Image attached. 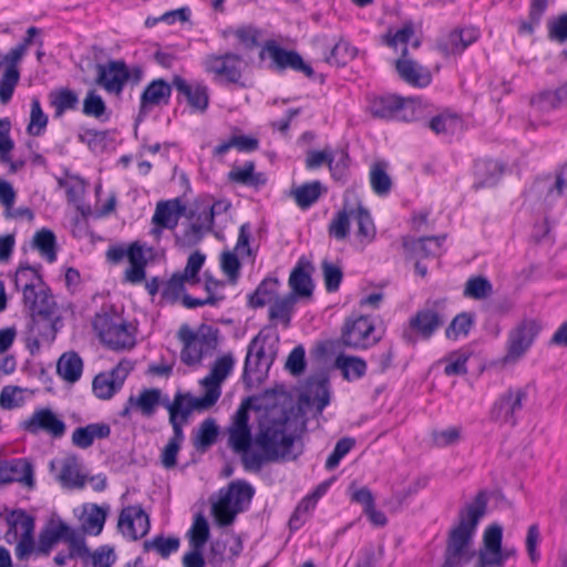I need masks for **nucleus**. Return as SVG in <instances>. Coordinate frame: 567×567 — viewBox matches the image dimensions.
Instances as JSON below:
<instances>
[{"instance_id":"ddd939ff","label":"nucleus","mask_w":567,"mask_h":567,"mask_svg":"<svg viewBox=\"0 0 567 567\" xmlns=\"http://www.w3.org/2000/svg\"><path fill=\"white\" fill-rule=\"evenodd\" d=\"M151 256L152 249H145L138 243L132 244L127 250L122 247H112L106 252L107 259L114 264L127 257L130 267L125 270L124 277L131 284H140L145 279V267Z\"/></svg>"},{"instance_id":"c85d7f7f","label":"nucleus","mask_w":567,"mask_h":567,"mask_svg":"<svg viewBox=\"0 0 567 567\" xmlns=\"http://www.w3.org/2000/svg\"><path fill=\"white\" fill-rule=\"evenodd\" d=\"M212 227L208 225L207 217H203L200 213H192L189 223L184 227L182 233L175 235L176 243L181 247H193L197 245L209 231Z\"/></svg>"},{"instance_id":"09e8293b","label":"nucleus","mask_w":567,"mask_h":567,"mask_svg":"<svg viewBox=\"0 0 567 567\" xmlns=\"http://www.w3.org/2000/svg\"><path fill=\"white\" fill-rule=\"evenodd\" d=\"M385 164L374 163L370 171V183L373 192L380 196L386 195L392 187V179L385 171Z\"/></svg>"},{"instance_id":"bb28decb","label":"nucleus","mask_w":567,"mask_h":567,"mask_svg":"<svg viewBox=\"0 0 567 567\" xmlns=\"http://www.w3.org/2000/svg\"><path fill=\"white\" fill-rule=\"evenodd\" d=\"M396 70L405 82L415 86H426L432 80L431 72L426 68L408 59L406 48L403 49L402 56L396 61Z\"/></svg>"},{"instance_id":"f704fd0d","label":"nucleus","mask_w":567,"mask_h":567,"mask_svg":"<svg viewBox=\"0 0 567 567\" xmlns=\"http://www.w3.org/2000/svg\"><path fill=\"white\" fill-rule=\"evenodd\" d=\"M444 239L445 236L406 239L404 240V247L416 257L426 258L430 256H436L441 252V246Z\"/></svg>"},{"instance_id":"473e14b6","label":"nucleus","mask_w":567,"mask_h":567,"mask_svg":"<svg viewBox=\"0 0 567 567\" xmlns=\"http://www.w3.org/2000/svg\"><path fill=\"white\" fill-rule=\"evenodd\" d=\"M566 103L561 86L556 90H544L532 95L529 104L532 109L540 114L559 109Z\"/></svg>"},{"instance_id":"e433bc0d","label":"nucleus","mask_w":567,"mask_h":567,"mask_svg":"<svg viewBox=\"0 0 567 567\" xmlns=\"http://www.w3.org/2000/svg\"><path fill=\"white\" fill-rule=\"evenodd\" d=\"M403 109V100L395 95L374 99L370 111L374 117L393 118Z\"/></svg>"},{"instance_id":"b1692460","label":"nucleus","mask_w":567,"mask_h":567,"mask_svg":"<svg viewBox=\"0 0 567 567\" xmlns=\"http://www.w3.org/2000/svg\"><path fill=\"white\" fill-rule=\"evenodd\" d=\"M173 85L186 97L187 103L193 110L200 113L207 110L209 104V92L207 85L200 82L188 83L179 75L174 76Z\"/></svg>"},{"instance_id":"4be33fe9","label":"nucleus","mask_w":567,"mask_h":567,"mask_svg":"<svg viewBox=\"0 0 567 567\" xmlns=\"http://www.w3.org/2000/svg\"><path fill=\"white\" fill-rule=\"evenodd\" d=\"M264 52L268 53L277 70L281 71L287 68H290L295 71L305 73L308 78L313 76L315 72L309 64L305 63L301 55L296 51H289L277 45L275 42H268L264 48L261 54Z\"/></svg>"},{"instance_id":"c9c22d12","label":"nucleus","mask_w":567,"mask_h":567,"mask_svg":"<svg viewBox=\"0 0 567 567\" xmlns=\"http://www.w3.org/2000/svg\"><path fill=\"white\" fill-rule=\"evenodd\" d=\"M82 369V359L75 352H66L62 354L56 364L59 375L71 383L80 379Z\"/></svg>"},{"instance_id":"c756f323","label":"nucleus","mask_w":567,"mask_h":567,"mask_svg":"<svg viewBox=\"0 0 567 567\" xmlns=\"http://www.w3.org/2000/svg\"><path fill=\"white\" fill-rule=\"evenodd\" d=\"M58 480L63 487L69 489L83 488L87 482L82 464L74 455H69L62 461Z\"/></svg>"},{"instance_id":"338daca9","label":"nucleus","mask_w":567,"mask_h":567,"mask_svg":"<svg viewBox=\"0 0 567 567\" xmlns=\"http://www.w3.org/2000/svg\"><path fill=\"white\" fill-rule=\"evenodd\" d=\"M460 118L450 114H441L430 121V127L436 134L453 133L460 127Z\"/></svg>"},{"instance_id":"864d4df0","label":"nucleus","mask_w":567,"mask_h":567,"mask_svg":"<svg viewBox=\"0 0 567 567\" xmlns=\"http://www.w3.org/2000/svg\"><path fill=\"white\" fill-rule=\"evenodd\" d=\"M463 429L461 426H451L444 430L432 432V443L434 446L443 449L456 445L462 440Z\"/></svg>"},{"instance_id":"aec40b11","label":"nucleus","mask_w":567,"mask_h":567,"mask_svg":"<svg viewBox=\"0 0 567 567\" xmlns=\"http://www.w3.org/2000/svg\"><path fill=\"white\" fill-rule=\"evenodd\" d=\"M117 527L123 536L137 540L148 533L150 517L141 506H127L120 514Z\"/></svg>"},{"instance_id":"4c0bfd02","label":"nucleus","mask_w":567,"mask_h":567,"mask_svg":"<svg viewBox=\"0 0 567 567\" xmlns=\"http://www.w3.org/2000/svg\"><path fill=\"white\" fill-rule=\"evenodd\" d=\"M228 178L235 183L258 187L267 182V177L262 173L255 172V164L247 162L241 167H234L228 173Z\"/></svg>"},{"instance_id":"2f4dec72","label":"nucleus","mask_w":567,"mask_h":567,"mask_svg":"<svg viewBox=\"0 0 567 567\" xmlns=\"http://www.w3.org/2000/svg\"><path fill=\"white\" fill-rule=\"evenodd\" d=\"M307 269H312L311 264L300 259L290 274L289 286L291 287L295 296L310 297L312 295V280L310 272Z\"/></svg>"},{"instance_id":"774afa93","label":"nucleus","mask_w":567,"mask_h":567,"mask_svg":"<svg viewBox=\"0 0 567 567\" xmlns=\"http://www.w3.org/2000/svg\"><path fill=\"white\" fill-rule=\"evenodd\" d=\"M505 560L506 554L502 553V548H483L476 567H503Z\"/></svg>"},{"instance_id":"6e6d98bb","label":"nucleus","mask_w":567,"mask_h":567,"mask_svg":"<svg viewBox=\"0 0 567 567\" xmlns=\"http://www.w3.org/2000/svg\"><path fill=\"white\" fill-rule=\"evenodd\" d=\"M492 284L482 276L470 278L465 285L464 295L473 299H485L492 295Z\"/></svg>"},{"instance_id":"13d9d810","label":"nucleus","mask_w":567,"mask_h":567,"mask_svg":"<svg viewBox=\"0 0 567 567\" xmlns=\"http://www.w3.org/2000/svg\"><path fill=\"white\" fill-rule=\"evenodd\" d=\"M143 547L145 551L156 550L162 557L166 558L178 549L179 539L175 537L165 538L157 536L152 540L144 542Z\"/></svg>"},{"instance_id":"49530a36","label":"nucleus","mask_w":567,"mask_h":567,"mask_svg":"<svg viewBox=\"0 0 567 567\" xmlns=\"http://www.w3.org/2000/svg\"><path fill=\"white\" fill-rule=\"evenodd\" d=\"M336 367L342 371L346 379H359L364 375L367 370L365 361L353 355H339Z\"/></svg>"},{"instance_id":"2eb2a0df","label":"nucleus","mask_w":567,"mask_h":567,"mask_svg":"<svg viewBox=\"0 0 567 567\" xmlns=\"http://www.w3.org/2000/svg\"><path fill=\"white\" fill-rule=\"evenodd\" d=\"M442 301H435L431 308L419 310L409 321V328L403 331V339L415 344L416 338L414 333L420 334L424 339H429L434 331L444 322L441 308Z\"/></svg>"},{"instance_id":"de8ad7c7","label":"nucleus","mask_w":567,"mask_h":567,"mask_svg":"<svg viewBox=\"0 0 567 567\" xmlns=\"http://www.w3.org/2000/svg\"><path fill=\"white\" fill-rule=\"evenodd\" d=\"M357 54V48L352 47L348 41L340 39L326 58V61L337 66H343L352 61Z\"/></svg>"},{"instance_id":"6ab92c4d","label":"nucleus","mask_w":567,"mask_h":567,"mask_svg":"<svg viewBox=\"0 0 567 567\" xmlns=\"http://www.w3.org/2000/svg\"><path fill=\"white\" fill-rule=\"evenodd\" d=\"M480 32L475 28L454 29L436 40V50L444 56L462 54L471 44L477 41Z\"/></svg>"},{"instance_id":"5fc2aeb1","label":"nucleus","mask_w":567,"mask_h":567,"mask_svg":"<svg viewBox=\"0 0 567 567\" xmlns=\"http://www.w3.org/2000/svg\"><path fill=\"white\" fill-rule=\"evenodd\" d=\"M19 80L20 72L18 68H6L0 79V102L2 104H7L11 100Z\"/></svg>"},{"instance_id":"8fccbe9b","label":"nucleus","mask_w":567,"mask_h":567,"mask_svg":"<svg viewBox=\"0 0 567 567\" xmlns=\"http://www.w3.org/2000/svg\"><path fill=\"white\" fill-rule=\"evenodd\" d=\"M32 245L49 262L55 260V236L51 230L42 229L38 231L33 237Z\"/></svg>"},{"instance_id":"72a5a7b5","label":"nucleus","mask_w":567,"mask_h":567,"mask_svg":"<svg viewBox=\"0 0 567 567\" xmlns=\"http://www.w3.org/2000/svg\"><path fill=\"white\" fill-rule=\"evenodd\" d=\"M111 429L105 423H92L78 427L72 434V443L80 449L90 447L95 439H105L110 435Z\"/></svg>"},{"instance_id":"a878e982","label":"nucleus","mask_w":567,"mask_h":567,"mask_svg":"<svg viewBox=\"0 0 567 567\" xmlns=\"http://www.w3.org/2000/svg\"><path fill=\"white\" fill-rule=\"evenodd\" d=\"M19 482L28 487H33L32 465L22 458L0 462V484Z\"/></svg>"},{"instance_id":"20e7f679","label":"nucleus","mask_w":567,"mask_h":567,"mask_svg":"<svg viewBox=\"0 0 567 567\" xmlns=\"http://www.w3.org/2000/svg\"><path fill=\"white\" fill-rule=\"evenodd\" d=\"M351 223L357 225L355 238L360 245L367 246L374 240L377 230L370 213L360 204L350 206L348 202L330 223V235L338 240L344 239Z\"/></svg>"},{"instance_id":"39448f33","label":"nucleus","mask_w":567,"mask_h":567,"mask_svg":"<svg viewBox=\"0 0 567 567\" xmlns=\"http://www.w3.org/2000/svg\"><path fill=\"white\" fill-rule=\"evenodd\" d=\"M235 365L234 357L228 353L218 358L212 365L210 372L202 380L206 392L200 398L184 395L186 404L184 414H189L194 410H207L212 408L221 394L220 385L230 374Z\"/></svg>"},{"instance_id":"423d86ee","label":"nucleus","mask_w":567,"mask_h":567,"mask_svg":"<svg viewBox=\"0 0 567 567\" xmlns=\"http://www.w3.org/2000/svg\"><path fill=\"white\" fill-rule=\"evenodd\" d=\"M254 488L246 482H233L226 491H220L219 499L213 504V515L220 526L233 524L238 513L248 506Z\"/></svg>"},{"instance_id":"ea45409f","label":"nucleus","mask_w":567,"mask_h":567,"mask_svg":"<svg viewBox=\"0 0 567 567\" xmlns=\"http://www.w3.org/2000/svg\"><path fill=\"white\" fill-rule=\"evenodd\" d=\"M55 309V302L53 300V297L48 293V291L44 289L42 293H39V298L34 301V305H32L29 308V311L31 312L33 324L37 326L40 323V321L37 318H40L43 320L44 326L50 327V317L53 315Z\"/></svg>"},{"instance_id":"37998d69","label":"nucleus","mask_w":567,"mask_h":567,"mask_svg":"<svg viewBox=\"0 0 567 567\" xmlns=\"http://www.w3.org/2000/svg\"><path fill=\"white\" fill-rule=\"evenodd\" d=\"M279 281L277 279H265L256 289L254 295L250 296L249 303L254 308L264 307L265 305L272 303L278 296Z\"/></svg>"},{"instance_id":"c03bdc74","label":"nucleus","mask_w":567,"mask_h":567,"mask_svg":"<svg viewBox=\"0 0 567 567\" xmlns=\"http://www.w3.org/2000/svg\"><path fill=\"white\" fill-rule=\"evenodd\" d=\"M503 168L492 159L478 161L475 164L474 174L480 186L493 185L502 175Z\"/></svg>"},{"instance_id":"79ce46f5","label":"nucleus","mask_w":567,"mask_h":567,"mask_svg":"<svg viewBox=\"0 0 567 567\" xmlns=\"http://www.w3.org/2000/svg\"><path fill=\"white\" fill-rule=\"evenodd\" d=\"M296 301L297 298L293 293L276 298V300L272 303H269L270 320L279 321L285 327H288L290 323V317Z\"/></svg>"},{"instance_id":"58836bf2","label":"nucleus","mask_w":567,"mask_h":567,"mask_svg":"<svg viewBox=\"0 0 567 567\" xmlns=\"http://www.w3.org/2000/svg\"><path fill=\"white\" fill-rule=\"evenodd\" d=\"M107 515V507L91 505L84 509L82 517L83 532L91 535H99L104 526Z\"/></svg>"},{"instance_id":"9b49d317","label":"nucleus","mask_w":567,"mask_h":567,"mask_svg":"<svg viewBox=\"0 0 567 567\" xmlns=\"http://www.w3.org/2000/svg\"><path fill=\"white\" fill-rule=\"evenodd\" d=\"M254 399H246L241 402L240 406L233 416L231 423L227 427L228 445L231 450L241 456V462L245 465V457L248 454H254L255 445L251 437V430L249 422V410Z\"/></svg>"},{"instance_id":"f8f14e48","label":"nucleus","mask_w":567,"mask_h":567,"mask_svg":"<svg viewBox=\"0 0 567 567\" xmlns=\"http://www.w3.org/2000/svg\"><path fill=\"white\" fill-rule=\"evenodd\" d=\"M203 65L205 71L219 82L244 85L240 80L246 63L239 54L231 52L210 53L204 59Z\"/></svg>"},{"instance_id":"a18cd8bd","label":"nucleus","mask_w":567,"mask_h":567,"mask_svg":"<svg viewBox=\"0 0 567 567\" xmlns=\"http://www.w3.org/2000/svg\"><path fill=\"white\" fill-rule=\"evenodd\" d=\"M291 194L299 207L308 208L321 196L322 185L318 181L307 183L293 189Z\"/></svg>"},{"instance_id":"69168bd1","label":"nucleus","mask_w":567,"mask_h":567,"mask_svg":"<svg viewBox=\"0 0 567 567\" xmlns=\"http://www.w3.org/2000/svg\"><path fill=\"white\" fill-rule=\"evenodd\" d=\"M354 444L355 440L352 437H343L339 440L334 446L333 452L326 462V467L328 470L336 468L340 461L351 451Z\"/></svg>"},{"instance_id":"6e6552de","label":"nucleus","mask_w":567,"mask_h":567,"mask_svg":"<svg viewBox=\"0 0 567 567\" xmlns=\"http://www.w3.org/2000/svg\"><path fill=\"white\" fill-rule=\"evenodd\" d=\"M8 529L4 539L8 544H16V557L25 560L34 549V519L24 511H12L7 515Z\"/></svg>"},{"instance_id":"f257e3e1","label":"nucleus","mask_w":567,"mask_h":567,"mask_svg":"<svg viewBox=\"0 0 567 567\" xmlns=\"http://www.w3.org/2000/svg\"><path fill=\"white\" fill-rule=\"evenodd\" d=\"M255 409L262 411L254 439L255 452L245 457V468L258 472L266 463L292 460L295 435L290 431L291 400L284 390H266L254 398Z\"/></svg>"},{"instance_id":"dca6fc26","label":"nucleus","mask_w":567,"mask_h":567,"mask_svg":"<svg viewBox=\"0 0 567 567\" xmlns=\"http://www.w3.org/2000/svg\"><path fill=\"white\" fill-rule=\"evenodd\" d=\"M379 341L380 337L375 336L374 323L369 317L349 319L342 328L341 342L348 348L367 349Z\"/></svg>"},{"instance_id":"f03ea898","label":"nucleus","mask_w":567,"mask_h":567,"mask_svg":"<svg viewBox=\"0 0 567 567\" xmlns=\"http://www.w3.org/2000/svg\"><path fill=\"white\" fill-rule=\"evenodd\" d=\"M486 507L487 497L484 492H480L461 508L457 523L447 535L442 567H464L474 558L473 537Z\"/></svg>"},{"instance_id":"603ef678","label":"nucleus","mask_w":567,"mask_h":567,"mask_svg":"<svg viewBox=\"0 0 567 567\" xmlns=\"http://www.w3.org/2000/svg\"><path fill=\"white\" fill-rule=\"evenodd\" d=\"M48 125V116L43 112L40 101L34 97L31 101L30 122L27 131L32 136H39L42 134Z\"/></svg>"},{"instance_id":"a211bd4d","label":"nucleus","mask_w":567,"mask_h":567,"mask_svg":"<svg viewBox=\"0 0 567 567\" xmlns=\"http://www.w3.org/2000/svg\"><path fill=\"white\" fill-rule=\"evenodd\" d=\"M133 369V363L122 360L111 372L97 374L93 380V392L102 400L111 399L120 390Z\"/></svg>"},{"instance_id":"7ed1b4c3","label":"nucleus","mask_w":567,"mask_h":567,"mask_svg":"<svg viewBox=\"0 0 567 567\" xmlns=\"http://www.w3.org/2000/svg\"><path fill=\"white\" fill-rule=\"evenodd\" d=\"M177 337L183 343L181 360L189 367L199 365L204 358L210 357L218 346V329L200 324L196 330L183 324Z\"/></svg>"},{"instance_id":"680f3d73","label":"nucleus","mask_w":567,"mask_h":567,"mask_svg":"<svg viewBox=\"0 0 567 567\" xmlns=\"http://www.w3.org/2000/svg\"><path fill=\"white\" fill-rule=\"evenodd\" d=\"M63 540L69 545V557H84L87 555L89 550L84 537L79 532L70 528L69 525Z\"/></svg>"},{"instance_id":"1a4fd4ad","label":"nucleus","mask_w":567,"mask_h":567,"mask_svg":"<svg viewBox=\"0 0 567 567\" xmlns=\"http://www.w3.org/2000/svg\"><path fill=\"white\" fill-rule=\"evenodd\" d=\"M93 328L101 341L113 350L131 349L135 344L133 332L117 315L97 313L93 320Z\"/></svg>"},{"instance_id":"7c9ffc66","label":"nucleus","mask_w":567,"mask_h":567,"mask_svg":"<svg viewBox=\"0 0 567 567\" xmlns=\"http://www.w3.org/2000/svg\"><path fill=\"white\" fill-rule=\"evenodd\" d=\"M171 85L159 79L151 82L141 96V113H147L154 106L166 103L171 96Z\"/></svg>"},{"instance_id":"412c9836","label":"nucleus","mask_w":567,"mask_h":567,"mask_svg":"<svg viewBox=\"0 0 567 567\" xmlns=\"http://www.w3.org/2000/svg\"><path fill=\"white\" fill-rule=\"evenodd\" d=\"M96 84L109 93L120 94L128 80V71L124 62L110 61L106 64H97Z\"/></svg>"},{"instance_id":"9d476101","label":"nucleus","mask_w":567,"mask_h":567,"mask_svg":"<svg viewBox=\"0 0 567 567\" xmlns=\"http://www.w3.org/2000/svg\"><path fill=\"white\" fill-rule=\"evenodd\" d=\"M542 329L535 319H524L509 332L506 341V352L501 359L503 365H514L519 362L533 346Z\"/></svg>"},{"instance_id":"3c124183","label":"nucleus","mask_w":567,"mask_h":567,"mask_svg":"<svg viewBox=\"0 0 567 567\" xmlns=\"http://www.w3.org/2000/svg\"><path fill=\"white\" fill-rule=\"evenodd\" d=\"M188 536L192 548H204L209 538V526L202 514L196 515Z\"/></svg>"},{"instance_id":"cd10ccee","label":"nucleus","mask_w":567,"mask_h":567,"mask_svg":"<svg viewBox=\"0 0 567 567\" xmlns=\"http://www.w3.org/2000/svg\"><path fill=\"white\" fill-rule=\"evenodd\" d=\"M68 525L62 520H51L39 534V542L35 545L32 554L37 556H48L53 547L60 540H63Z\"/></svg>"},{"instance_id":"e2e57ef3","label":"nucleus","mask_w":567,"mask_h":567,"mask_svg":"<svg viewBox=\"0 0 567 567\" xmlns=\"http://www.w3.org/2000/svg\"><path fill=\"white\" fill-rule=\"evenodd\" d=\"M473 324V318L468 313L457 315L450 326L447 327L445 334L449 339H456L461 334L466 336Z\"/></svg>"},{"instance_id":"0eeeda50","label":"nucleus","mask_w":567,"mask_h":567,"mask_svg":"<svg viewBox=\"0 0 567 567\" xmlns=\"http://www.w3.org/2000/svg\"><path fill=\"white\" fill-rule=\"evenodd\" d=\"M533 384L513 385L506 389L492 404L488 415L491 421L499 425L514 427L518 423V414L528 399Z\"/></svg>"},{"instance_id":"f3484780","label":"nucleus","mask_w":567,"mask_h":567,"mask_svg":"<svg viewBox=\"0 0 567 567\" xmlns=\"http://www.w3.org/2000/svg\"><path fill=\"white\" fill-rule=\"evenodd\" d=\"M185 396L184 394H176L174 401L167 405L169 411V421L174 430L173 437L169 439L168 443L164 447L161 454V462L165 468H173L177 463V454L181 450L182 442L184 441V433L181 424L177 423V414L181 413L183 417L188 414H184L185 411Z\"/></svg>"},{"instance_id":"bf43d9fd","label":"nucleus","mask_w":567,"mask_h":567,"mask_svg":"<svg viewBox=\"0 0 567 567\" xmlns=\"http://www.w3.org/2000/svg\"><path fill=\"white\" fill-rule=\"evenodd\" d=\"M218 427L213 419L205 420L194 439V445L196 449H206L210 446L217 437Z\"/></svg>"},{"instance_id":"0e129e2a","label":"nucleus","mask_w":567,"mask_h":567,"mask_svg":"<svg viewBox=\"0 0 567 567\" xmlns=\"http://www.w3.org/2000/svg\"><path fill=\"white\" fill-rule=\"evenodd\" d=\"M414 35V27L411 21L404 23V25L396 30L395 32H392V30H389L383 37V42L391 47L396 48L399 43L405 44L408 43L411 38Z\"/></svg>"},{"instance_id":"052dcab7","label":"nucleus","mask_w":567,"mask_h":567,"mask_svg":"<svg viewBox=\"0 0 567 567\" xmlns=\"http://www.w3.org/2000/svg\"><path fill=\"white\" fill-rule=\"evenodd\" d=\"M14 285L18 290L33 286H43L42 277L38 270L30 266H20L14 276Z\"/></svg>"},{"instance_id":"5701e85b","label":"nucleus","mask_w":567,"mask_h":567,"mask_svg":"<svg viewBox=\"0 0 567 567\" xmlns=\"http://www.w3.org/2000/svg\"><path fill=\"white\" fill-rule=\"evenodd\" d=\"M24 429L30 433L44 431L53 437H61L65 433V424L50 409H42L32 414L24 422Z\"/></svg>"},{"instance_id":"a19ab883","label":"nucleus","mask_w":567,"mask_h":567,"mask_svg":"<svg viewBox=\"0 0 567 567\" xmlns=\"http://www.w3.org/2000/svg\"><path fill=\"white\" fill-rule=\"evenodd\" d=\"M161 394L158 389H145L137 398L131 396L128 404L141 411L143 415L152 416L159 404Z\"/></svg>"},{"instance_id":"4d7b16f0","label":"nucleus","mask_w":567,"mask_h":567,"mask_svg":"<svg viewBox=\"0 0 567 567\" xmlns=\"http://www.w3.org/2000/svg\"><path fill=\"white\" fill-rule=\"evenodd\" d=\"M50 97L56 116L62 115L66 110L74 109L79 102L78 95L66 89L51 93Z\"/></svg>"},{"instance_id":"4468645a","label":"nucleus","mask_w":567,"mask_h":567,"mask_svg":"<svg viewBox=\"0 0 567 567\" xmlns=\"http://www.w3.org/2000/svg\"><path fill=\"white\" fill-rule=\"evenodd\" d=\"M265 343L266 338L260 334L249 343L243 375L248 385L261 382L274 361L272 354L266 352Z\"/></svg>"},{"instance_id":"393cba45","label":"nucleus","mask_w":567,"mask_h":567,"mask_svg":"<svg viewBox=\"0 0 567 567\" xmlns=\"http://www.w3.org/2000/svg\"><path fill=\"white\" fill-rule=\"evenodd\" d=\"M181 214L182 207L178 200L159 202L152 218L154 228L151 230V234L154 238L156 240L161 238L162 228H175Z\"/></svg>"}]
</instances>
